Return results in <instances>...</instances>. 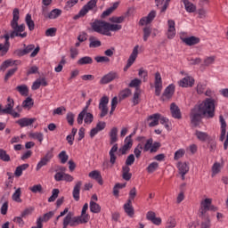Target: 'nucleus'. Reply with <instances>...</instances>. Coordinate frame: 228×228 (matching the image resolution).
<instances>
[{
  "label": "nucleus",
  "mask_w": 228,
  "mask_h": 228,
  "mask_svg": "<svg viewBox=\"0 0 228 228\" xmlns=\"http://www.w3.org/2000/svg\"><path fill=\"white\" fill-rule=\"evenodd\" d=\"M159 167V164L158 162H152L148 166L146 170L149 174H152L153 172H156L158 170Z\"/></svg>",
  "instance_id": "obj_49"
},
{
  "label": "nucleus",
  "mask_w": 228,
  "mask_h": 228,
  "mask_svg": "<svg viewBox=\"0 0 228 228\" xmlns=\"http://www.w3.org/2000/svg\"><path fill=\"white\" fill-rule=\"evenodd\" d=\"M151 33H152V30L150 27H145L143 28V41L147 42L149 40V37H151Z\"/></svg>",
  "instance_id": "obj_58"
},
{
  "label": "nucleus",
  "mask_w": 228,
  "mask_h": 228,
  "mask_svg": "<svg viewBox=\"0 0 228 228\" xmlns=\"http://www.w3.org/2000/svg\"><path fill=\"white\" fill-rule=\"evenodd\" d=\"M115 79H118V73L117 71H110L101 78L100 85H108V83L115 81Z\"/></svg>",
  "instance_id": "obj_12"
},
{
  "label": "nucleus",
  "mask_w": 228,
  "mask_h": 228,
  "mask_svg": "<svg viewBox=\"0 0 228 228\" xmlns=\"http://www.w3.org/2000/svg\"><path fill=\"white\" fill-rule=\"evenodd\" d=\"M181 40L186 45H197V44L200 43V38L191 36L189 37H181Z\"/></svg>",
  "instance_id": "obj_17"
},
{
  "label": "nucleus",
  "mask_w": 228,
  "mask_h": 228,
  "mask_svg": "<svg viewBox=\"0 0 228 228\" xmlns=\"http://www.w3.org/2000/svg\"><path fill=\"white\" fill-rule=\"evenodd\" d=\"M133 136H134V133H132L130 135L126 137L125 144L119 149L121 154H126V152H127V151L133 147Z\"/></svg>",
  "instance_id": "obj_14"
},
{
  "label": "nucleus",
  "mask_w": 228,
  "mask_h": 228,
  "mask_svg": "<svg viewBox=\"0 0 228 228\" xmlns=\"http://www.w3.org/2000/svg\"><path fill=\"white\" fill-rule=\"evenodd\" d=\"M183 4L186 12H188L189 13H193L197 10V7L195 6V4H191L188 0H183Z\"/></svg>",
  "instance_id": "obj_35"
},
{
  "label": "nucleus",
  "mask_w": 228,
  "mask_h": 228,
  "mask_svg": "<svg viewBox=\"0 0 228 228\" xmlns=\"http://www.w3.org/2000/svg\"><path fill=\"white\" fill-rule=\"evenodd\" d=\"M220 172V163L216 162L212 167V176L216 175Z\"/></svg>",
  "instance_id": "obj_63"
},
{
  "label": "nucleus",
  "mask_w": 228,
  "mask_h": 228,
  "mask_svg": "<svg viewBox=\"0 0 228 228\" xmlns=\"http://www.w3.org/2000/svg\"><path fill=\"white\" fill-rule=\"evenodd\" d=\"M140 95H142V90H140V88H136L133 97L134 106L140 104Z\"/></svg>",
  "instance_id": "obj_40"
},
{
  "label": "nucleus",
  "mask_w": 228,
  "mask_h": 228,
  "mask_svg": "<svg viewBox=\"0 0 228 228\" xmlns=\"http://www.w3.org/2000/svg\"><path fill=\"white\" fill-rule=\"evenodd\" d=\"M13 222L17 224L19 227H24V220L22 219V216L14 217Z\"/></svg>",
  "instance_id": "obj_64"
},
{
  "label": "nucleus",
  "mask_w": 228,
  "mask_h": 228,
  "mask_svg": "<svg viewBox=\"0 0 228 228\" xmlns=\"http://www.w3.org/2000/svg\"><path fill=\"white\" fill-rule=\"evenodd\" d=\"M54 158V154L53 153V150L48 151L46 154L41 158L40 161L37 163L36 167L37 172H39L43 167L47 166L48 163L51 162V159Z\"/></svg>",
  "instance_id": "obj_8"
},
{
  "label": "nucleus",
  "mask_w": 228,
  "mask_h": 228,
  "mask_svg": "<svg viewBox=\"0 0 228 228\" xmlns=\"http://www.w3.org/2000/svg\"><path fill=\"white\" fill-rule=\"evenodd\" d=\"M211 202L212 200L209 198H207L201 201L200 208V216L201 218H205L206 213H208V211H216V208L211 205Z\"/></svg>",
  "instance_id": "obj_5"
},
{
  "label": "nucleus",
  "mask_w": 228,
  "mask_h": 228,
  "mask_svg": "<svg viewBox=\"0 0 228 228\" xmlns=\"http://www.w3.org/2000/svg\"><path fill=\"white\" fill-rule=\"evenodd\" d=\"M154 19H156V11H151L147 16L142 17L140 20L139 24L140 26H145L147 24H151V22H152Z\"/></svg>",
  "instance_id": "obj_15"
},
{
  "label": "nucleus",
  "mask_w": 228,
  "mask_h": 228,
  "mask_svg": "<svg viewBox=\"0 0 228 228\" xmlns=\"http://www.w3.org/2000/svg\"><path fill=\"white\" fill-rule=\"evenodd\" d=\"M139 48H140L139 45H135L134 47L133 52L127 60L128 67H131L133 65V63H134V61H136V58H138V49Z\"/></svg>",
  "instance_id": "obj_23"
},
{
  "label": "nucleus",
  "mask_w": 228,
  "mask_h": 228,
  "mask_svg": "<svg viewBox=\"0 0 228 228\" xmlns=\"http://www.w3.org/2000/svg\"><path fill=\"white\" fill-rule=\"evenodd\" d=\"M91 213H101V206L94 201H90Z\"/></svg>",
  "instance_id": "obj_48"
},
{
  "label": "nucleus",
  "mask_w": 228,
  "mask_h": 228,
  "mask_svg": "<svg viewBox=\"0 0 228 228\" xmlns=\"http://www.w3.org/2000/svg\"><path fill=\"white\" fill-rule=\"evenodd\" d=\"M154 86L155 95L159 97V95H161V91L163 90V79L161 78V74L159 72L155 73Z\"/></svg>",
  "instance_id": "obj_9"
},
{
  "label": "nucleus",
  "mask_w": 228,
  "mask_h": 228,
  "mask_svg": "<svg viewBox=\"0 0 228 228\" xmlns=\"http://www.w3.org/2000/svg\"><path fill=\"white\" fill-rule=\"evenodd\" d=\"M140 85H142V80L140 78H134L133 80H131L130 84H129V87L130 88H140Z\"/></svg>",
  "instance_id": "obj_53"
},
{
  "label": "nucleus",
  "mask_w": 228,
  "mask_h": 228,
  "mask_svg": "<svg viewBox=\"0 0 228 228\" xmlns=\"http://www.w3.org/2000/svg\"><path fill=\"white\" fill-rule=\"evenodd\" d=\"M35 122V118H23L16 121V123L20 126V127H28V126H31Z\"/></svg>",
  "instance_id": "obj_31"
},
{
  "label": "nucleus",
  "mask_w": 228,
  "mask_h": 228,
  "mask_svg": "<svg viewBox=\"0 0 228 228\" xmlns=\"http://www.w3.org/2000/svg\"><path fill=\"white\" fill-rule=\"evenodd\" d=\"M216 108V100L213 98H206L201 102L198 103L191 110V122L194 127H197L202 120V117L205 118H213L215 117V110Z\"/></svg>",
  "instance_id": "obj_1"
},
{
  "label": "nucleus",
  "mask_w": 228,
  "mask_h": 228,
  "mask_svg": "<svg viewBox=\"0 0 228 228\" xmlns=\"http://www.w3.org/2000/svg\"><path fill=\"white\" fill-rule=\"evenodd\" d=\"M13 106H15V102L11 97H8L5 109H3V105L0 103V115H7V113H12V110H13Z\"/></svg>",
  "instance_id": "obj_13"
},
{
  "label": "nucleus",
  "mask_w": 228,
  "mask_h": 228,
  "mask_svg": "<svg viewBox=\"0 0 228 228\" xmlns=\"http://www.w3.org/2000/svg\"><path fill=\"white\" fill-rule=\"evenodd\" d=\"M58 158L61 159V163H62V165H65V163L69 161V155H67V151H61L58 155Z\"/></svg>",
  "instance_id": "obj_50"
},
{
  "label": "nucleus",
  "mask_w": 228,
  "mask_h": 228,
  "mask_svg": "<svg viewBox=\"0 0 228 228\" xmlns=\"http://www.w3.org/2000/svg\"><path fill=\"white\" fill-rule=\"evenodd\" d=\"M58 195H60V190L53 189L52 191V196L48 199V202H54L58 199Z\"/></svg>",
  "instance_id": "obj_56"
},
{
  "label": "nucleus",
  "mask_w": 228,
  "mask_h": 228,
  "mask_svg": "<svg viewBox=\"0 0 228 228\" xmlns=\"http://www.w3.org/2000/svg\"><path fill=\"white\" fill-rule=\"evenodd\" d=\"M29 136L30 138H33V140H37L39 143H42V142H44V134L40 132L31 133Z\"/></svg>",
  "instance_id": "obj_43"
},
{
  "label": "nucleus",
  "mask_w": 228,
  "mask_h": 228,
  "mask_svg": "<svg viewBox=\"0 0 228 228\" xmlns=\"http://www.w3.org/2000/svg\"><path fill=\"white\" fill-rule=\"evenodd\" d=\"M15 61H13V60H12V59H9V60L4 61L2 63V65H1V67H0V69L3 70V71H4V70H6V69H8V67H13V65H15Z\"/></svg>",
  "instance_id": "obj_39"
},
{
  "label": "nucleus",
  "mask_w": 228,
  "mask_h": 228,
  "mask_svg": "<svg viewBox=\"0 0 228 228\" xmlns=\"http://www.w3.org/2000/svg\"><path fill=\"white\" fill-rule=\"evenodd\" d=\"M98 0H90L86 5H84L81 9L82 15H86L90 10L95 8L97 6Z\"/></svg>",
  "instance_id": "obj_19"
},
{
  "label": "nucleus",
  "mask_w": 228,
  "mask_h": 228,
  "mask_svg": "<svg viewBox=\"0 0 228 228\" xmlns=\"http://www.w3.org/2000/svg\"><path fill=\"white\" fill-rule=\"evenodd\" d=\"M219 122L221 124V135H220V141L224 142L225 140V134L227 127V123L225 122V119L224 118V116L219 117Z\"/></svg>",
  "instance_id": "obj_25"
},
{
  "label": "nucleus",
  "mask_w": 228,
  "mask_h": 228,
  "mask_svg": "<svg viewBox=\"0 0 228 228\" xmlns=\"http://www.w3.org/2000/svg\"><path fill=\"white\" fill-rule=\"evenodd\" d=\"M177 168L179 170V174L182 175V180L184 181V179H185L184 176L190 171V167H188V164L183 163V162H179L177 164Z\"/></svg>",
  "instance_id": "obj_20"
},
{
  "label": "nucleus",
  "mask_w": 228,
  "mask_h": 228,
  "mask_svg": "<svg viewBox=\"0 0 228 228\" xmlns=\"http://www.w3.org/2000/svg\"><path fill=\"white\" fill-rule=\"evenodd\" d=\"M24 45V49H16L14 51V54L15 56H18L19 58H22V56H26V54H29V53H31V51H33L30 53V58H35V56H37V54H38V53H40V47H37L35 48V45H28L26 46V45Z\"/></svg>",
  "instance_id": "obj_4"
},
{
  "label": "nucleus",
  "mask_w": 228,
  "mask_h": 228,
  "mask_svg": "<svg viewBox=\"0 0 228 228\" xmlns=\"http://www.w3.org/2000/svg\"><path fill=\"white\" fill-rule=\"evenodd\" d=\"M47 80L45 79V77H41V78H37L36 79V81L33 83L31 88L32 90H38V88H40V86H47Z\"/></svg>",
  "instance_id": "obj_27"
},
{
  "label": "nucleus",
  "mask_w": 228,
  "mask_h": 228,
  "mask_svg": "<svg viewBox=\"0 0 228 228\" xmlns=\"http://www.w3.org/2000/svg\"><path fill=\"white\" fill-rule=\"evenodd\" d=\"M131 95V89L126 88L125 90L119 93V100L124 101V99H127Z\"/></svg>",
  "instance_id": "obj_51"
},
{
  "label": "nucleus",
  "mask_w": 228,
  "mask_h": 228,
  "mask_svg": "<svg viewBox=\"0 0 228 228\" xmlns=\"http://www.w3.org/2000/svg\"><path fill=\"white\" fill-rule=\"evenodd\" d=\"M154 140H152V138H150L146 141L144 147H142V151L144 152H151V149H152V143H153Z\"/></svg>",
  "instance_id": "obj_52"
},
{
  "label": "nucleus",
  "mask_w": 228,
  "mask_h": 228,
  "mask_svg": "<svg viewBox=\"0 0 228 228\" xmlns=\"http://www.w3.org/2000/svg\"><path fill=\"white\" fill-rule=\"evenodd\" d=\"M94 63V59L90 56L81 57L77 61V65H92Z\"/></svg>",
  "instance_id": "obj_32"
},
{
  "label": "nucleus",
  "mask_w": 228,
  "mask_h": 228,
  "mask_svg": "<svg viewBox=\"0 0 228 228\" xmlns=\"http://www.w3.org/2000/svg\"><path fill=\"white\" fill-rule=\"evenodd\" d=\"M142 151H143V145L139 143L134 150V154L135 155V158H140V156H142Z\"/></svg>",
  "instance_id": "obj_60"
},
{
  "label": "nucleus",
  "mask_w": 228,
  "mask_h": 228,
  "mask_svg": "<svg viewBox=\"0 0 228 228\" xmlns=\"http://www.w3.org/2000/svg\"><path fill=\"white\" fill-rule=\"evenodd\" d=\"M20 12L19 9L15 8L12 12V20L11 21V28L12 31L11 34H5L2 38L5 39L4 44H0L1 56H4L8 51H10V38H15L20 37V38H26L28 32H23L26 29V25H19Z\"/></svg>",
  "instance_id": "obj_2"
},
{
  "label": "nucleus",
  "mask_w": 228,
  "mask_h": 228,
  "mask_svg": "<svg viewBox=\"0 0 228 228\" xmlns=\"http://www.w3.org/2000/svg\"><path fill=\"white\" fill-rule=\"evenodd\" d=\"M89 42V47L91 49H95L96 47H101V45H102L101 41L99 39H96L94 37H90Z\"/></svg>",
  "instance_id": "obj_38"
},
{
  "label": "nucleus",
  "mask_w": 228,
  "mask_h": 228,
  "mask_svg": "<svg viewBox=\"0 0 228 228\" xmlns=\"http://www.w3.org/2000/svg\"><path fill=\"white\" fill-rule=\"evenodd\" d=\"M170 111H171L173 118H177V119L182 118L181 110L179 109V107L177 105H175V102L171 103Z\"/></svg>",
  "instance_id": "obj_24"
},
{
  "label": "nucleus",
  "mask_w": 228,
  "mask_h": 228,
  "mask_svg": "<svg viewBox=\"0 0 228 228\" xmlns=\"http://www.w3.org/2000/svg\"><path fill=\"white\" fill-rule=\"evenodd\" d=\"M126 17L124 16H113L111 18H110V22H113L114 24H122V22H124Z\"/></svg>",
  "instance_id": "obj_54"
},
{
  "label": "nucleus",
  "mask_w": 228,
  "mask_h": 228,
  "mask_svg": "<svg viewBox=\"0 0 228 228\" xmlns=\"http://www.w3.org/2000/svg\"><path fill=\"white\" fill-rule=\"evenodd\" d=\"M16 90L23 97H28V95H29V88H28V86L26 85L18 86Z\"/></svg>",
  "instance_id": "obj_33"
},
{
  "label": "nucleus",
  "mask_w": 228,
  "mask_h": 228,
  "mask_svg": "<svg viewBox=\"0 0 228 228\" xmlns=\"http://www.w3.org/2000/svg\"><path fill=\"white\" fill-rule=\"evenodd\" d=\"M118 128H117L116 126L112 127L109 134V136L110 138V145H113V143H117V142H118Z\"/></svg>",
  "instance_id": "obj_28"
},
{
  "label": "nucleus",
  "mask_w": 228,
  "mask_h": 228,
  "mask_svg": "<svg viewBox=\"0 0 228 228\" xmlns=\"http://www.w3.org/2000/svg\"><path fill=\"white\" fill-rule=\"evenodd\" d=\"M25 20L29 31H33L35 29V21L31 19V14H27Z\"/></svg>",
  "instance_id": "obj_42"
},
{
  "label": "nucleus",
  "mask_w": 228,
  "mask_h": 228,
  "mask_svg": "<svg viewBox=\"0 0 228 228\" xmlns=\"http://www.w3.org/2000/svg\"><path fill=\"white\" fill-rule=\"evenodd\" d=\"M120 29H122V25H120V24H111L110 22H107L108 33H110V31H120Z\"/></svg>",
  "instance_id": "obj_41"
},
{
  "label": "nucleus",
  "mask_w": 228,
  "mask_h": 228,
  "mask_svg": "<svg viewBox=\"0 0 228 228\" xmlns=\"http://www.w3.org/2000/svg\"><path fill=\"white\" fill-rule=\"evenodd\" d=\"M77 219V225H79V224H87L88 220H90V216L87 214H81V216H76Z\"/></svg>",
  "instance_id": "obj_46"
},
{
  "label": "nucleus",
  "mask_w": 228,
  "mask_h": 228,
  "mask_svg": "<svg viewBox=\"0 0 228 228\" xmlns=\"http://www.w3.org/2000/svg\"><path fill=\"white\" fill-rule=\"evenodd\" d=\"M28 168H29V164H22V165L17 167L16 170L14 172V175L16 177H20V175H22V171L28 170Z\"/></svg>",
  "instance_id": "obj_34"
},
{
  "label": "nucleus",
  "mask_w": 228,
  "mask_h": 228,
  "mask_svg": "<svg viewBox=\"0 0 228 228\" xmlns=\"http://www.w3.org/2000/svg\"><path fill=\"white\" fill-rule=\"evenodd\" d=\"M91 28L95 33L104 35L105 37H111V32H108V22L101 20H95Z\"/></svg>",
  "instance_id": "obj_3"
},
{
  "label": "nucleus",
  "mask_w": 228,
  "mask_h": 228,
  "mask_svg": "<svg viewBox=\"0 0 228 228\" xmlns=\"http://www.w3.org/2000/svg\"><path fill=\"white\" fill-rule=\"evenodd\" d=\"M88 107H85L84 110L78 114L77 122V124H83V120L85 124L90 125L94 122V114L87 112Z\"/></svg>",
  "instance_id": "obj_6"
},
{
  "label": "nucleus",
  "mask_w": 228,
  "mask_h": 228,
  "mask_svg": "<svg viewBox=\"0 0 228 228\" xmlns=\"http://www.w3.org/2000/svg\"><path fill=\"white\" fill-rule=\"evenodd\" d=\"M167 26V38L172 40V38L175 37V21H174L173 20H168Z\"/></svg>",
  "instance_id": "obj_18"
},
{
  "label": "nucleus",
  "mask_w": 228,
  "mask_h": 228,
  "mask_svg": "<svg viewBox=\"0 0 228 228\" xmlns=\"http://www.w3.org/2000/svg\"><path fill=\"white\" fill-rule=\"evenodd\" d=\"M28 190L32 191V193H42L43 191L42 184H36L32 187H29Z\"/></svg>",
  "instance_id": "obj_55"
},
{
  "label": "nucleus",
  "mask_w": 228,
  "mask_h": 228,
  "mask_svg": "<svg viewBox=\"0 0 228 228\" xmlns=\"http://www.w3.org/2000/svg\"><path fill=\"white\" fill-rule=\"evenodd\" d=\"M89 177H91V179H95V181H98L99 184H102V179L99 171L94 170L90 172Z\"/></svg>",
  "instance_id": "obj_37"
},
{
  "label": "nucleus",
  "mask_w": 228,
  "mask_h": 228,
  "mask_svg": "<svg viewBox=\"0 0 228 228\" xmlns=\"http://www.w3.org/2000/svg\"><path fill=\"white\" fill-rule=\"evenodd\" d=\"M54 216V211H50L46 214H45L43 216H40L37 218V220H40V223L47 222L50 218Z\"/></svg>",
  "instance_id": "obj_47"
},
{
  "label": "nucleus",
  "mask_w": 228,
  "mask_h": 228,
  "mask_svg": "<svg viewBox=\"0 0 228 228\" xmlns=\"http://www.w3.org/2000/svg\"><path fill=\"white\" fill-rule=\"evenodd\" d=\"M0 159L1 161H4L5 163H8V161H12V159L4 149H0Z\"/></svg>",
  "instance_id": "obj_44"
},
{
  "label": "nucleus",
  "mask_w": 228,
  "mask_h": 228,
  "mask_svg": "<svg viewBox=\"0 0 228 228\" xmlns=\"http://www.w3.org/2000/svg\"><path fill=\"white\" fill-rule=\"evenodd\" d=\"M20 188H18L12 194V200H14L15 202H22V200H20Z\"/></svg>",
  "instance_id": "obj_57"
},
{
  "label": "nucleus",
  "mask_w": 228,
  "mask_h": 228,
  "mask_svg": "<svg viewBox=\"0 0 228 228\" xmlns=\"http://www.w3.org/2000/svg\"><path fill=\"white\" fill-rule=\"evenodd\" d=\"M109 102H110V98L108 96H103L100 99L99 110L101 111L100 113L101 118H104V117L108 115V112L110 111V109H108Z\"/></svg>",
  "instance_id": "obj_7"
},
{
  "label": "nucleus",
  "mask_w": 228,
  "mask_h": 228,
  "mask_svg": "<svg viewBox=\"0 0 228 228\" xmlns=\"http://www.w3.org/2000/svg\"><path fill=\"white\" fill-rule=\"evenodd\" d=\"M125 213L128 216H134V208H133V201L131 200H128L127 202L124 205Z\"/></svg>",
  "instance_id": "obj_29"
},
{
  "label": "nucleus",
  "mask_w": 228,
  "mask_h": 228,
  "mask_svg": "<svg viewBox=\"0 0 228 228\" xmlns=\"http://www.w3.org/2000/svg\"><path fill=\"white\" fill-rule=\"evenodd\" d=\"M81 186H83V182L78 181V182L76 183V184H75V186L73 188L72 195H73L74 200H76L77 202L80 199L79 193L81 191Z\"/></svg>",
  "instance_id": "obj_22"
},
{
  "label": "nucleus",
  "mask_w": 228,
  "mask_h": 228,
  "mask_svg": "<svg viewBox=\"0 0 228 228\" xmlns=\"http://www.w3.org/2000/svg\"><path fill=\"white\" fill-rule=\"evenodd\" d=\"M42 13H43V17H45V19L54 20V19H58V17H60V15H61V10L53 9L50 12H47V7H43Z\"/></svg>",
  "instance_id": "obj_11"
},
{
  "label": "nucleus",
  "mask_w": 228,
  "mask_h": 228,
  "mask_svg": "<svg viewBox=\"0 0 228 228\" xmlns=\"http://www.w3.org/2000/svg\"><path fill=\"white\" fill-rule=\"evenodd\" d=\"M131 172V167L129 166L122 167V177L125 181H131V177H133V174Z\"/></svg>",
  "instance_id": "obj_30"
},
{
  "label": "nucleus",
  "mask_w": 228,
  "mask_h": 228,
  "mask_svg": "<svg viewBox=\"0 0 228 228\" xmlns=\"http://www.w3.org/2000/svg\"><path fill=\"white\" fill-rule=\"evenodd\" d=\"M149 127H156L159 125V114L156 113L148 118Z\"/></svg>",
  "instance_id": "obj_26"
},
{
  "label": "nucleus",
  "mask_w": 228,
  "mask_h": 228,
  "mask_svg": "<svg viewBox=\"0 0 228 228\" xmlns=\"http://www.w3.org/2000/svg\"><path fill=\"white\" fill-rule=\"evenodd\" d=\"M195 136L200 140V142H206V140L209 139V135L206 132H200L196 130Z\"/></svg>",
  "instance_id": "obj_36"
},
{
  "label": "nucleus",
  "mask_w": 228,
  "mask_h": 228,
  "mask_svg": "<svg viewBox=\"0 0 228 228\" xmlns=\"http://www.w3.org/2000/svg\"><path fill=\"white\" fill-rule=\"evenodd\" d=\"M175 225H177V221L175 220V217L169 216L166 223V228H175Z\"/></svg>",
  "instance_id": "obj_45"
},
{
  "label": "nucleus",
  "mask_w": 228,
  "mask_h": 228,
  "mask_svg": "<svg viewBox=\"0 0 228 228\" xmlns=\"http://www.w3.org/2000/svg\"><path fill=\"white\" fill-rule=\"evenodd\" d=\"M77 217H73L72 212H69L63 219L62 228H67L69 225L70 227H76V225H77Z\"/></svg>",
  "instance_id": "obj_10"
},
{
  "label": "nucleus",
  "mask_w": 228,
  "mask_h": 228,
  "mask_svg": "<svg viewBox=\"0 0 228 228\" xmlns=\"http://www.w3.org/2000/svg\"><path fill=\"white\" fill-rule=\"evenodd\" d=\"M160 124H162V126H164V127H166V129H170V126L168 125V118H167L166 117L161 116V114H159V118Z\"/></svg>",
  "instance_id": "obj_59"
},
{
  "label": "nucleus",
  "mask_w": 228,
  "mask_h": 228,
  "mask_svg": "<svg viewBox=\"0 0 228 228\" xmlns=\"http://www.w3.org/2000/svg\"><path fill=\"white\" fill-rule=\"evenodd\" d=\"M205 90H206V84L200 82L196 87L197 94L200 95L204 93Z\"/></svg>",
  "instance_id": "obj_61"
},
{
  "label": "nucleus",
  "mask_w": 228,
  "mask_h": 228,
  "mask_svg": "<svg viewBox=\"0 0 228 228\" xmlns=\"http://www.w3.org/2000/svg\"><path fill=\"white\" fill-rule=\"evenodd\" d=\"M174 92H175V86L174 85H169L165 89L162 94L163 101H165L166 99H172V95H174Z\"/></svg>",
  "instance_id": "obj_21"
},
{
  "label": "nucleus",
  "mask_w": 228,
  "mask_h": 228,
  "mask_svg": "<svg viewBox=\"0 0 228 228\" xmlns=\"http://www.w3.org/2000/svg\"><path fill=\"white\" fill-rule=\"evenodd\" d=\"M184 153H185V151L183 149H180V150L176 151L175 152L174 159L175 161H177L178 159H181V158H183V156H184Z\"/></svg>",
  "instance_id": "obj_62"
},
{
  "label": "nucleus",
  "mask_w": 228,
  "mask_h": 228,
  "mask_svg": "<svg viewBox=\"0 0 228 228\" xmlns=\"http://www.w3.org/2000/svg\"><path fill=\"white\" fill-rule=\"evenodd\" d=\"M195 85V79L192 77H185L179 82V86L183 88L191 87Z\"/></svg>",
  "instance_id": "obj_16"
}]
</instances>
